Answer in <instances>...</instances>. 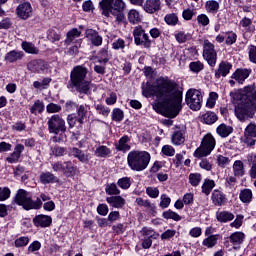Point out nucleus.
Here are the masks:
<instances>
[{
    "label": "nucleus",
    "mask_w": 256,
    "mask_h": 256,
    "mask_svg": "<svg viewBox=\"0 0 256 256\" xmlns=\"http://www.w3.org/2000/svg\"><path fill=\"white\" fill-rule=\"evenodd\" d=\"M225 43L226 45H235L237 43V33L233 31H228L225 33Z\"/></svg>",
    "instance_id": "nucleus-45"
},
{
    "label": "nucleus",
    "mask_w": 256,
    "mask_h": 256,
    "mask_svg": "<svg viewBox=\"0 0 256 256\" xmlns=\"http://www.w3.org/2000/svg\"><path fill=\"white\" fill-rule=\"evenodd\" d=\"M240 26L243 27L246 33H251V31H255V26H253V20H251L250 18L244 17L240 21Z\"/></svg>",
    "instance_id": "nucleus-36"
},
{
    "label": "nucleus",
    "mask_w": 256,
    "mask_h": 256,
    "mask_svg": "<svg viewBox=\"0 0 256 256\" xmlns=\"http://www.w3.org/2000/svg\"><path fill=\"white\" fill-rule=\"evenodd\" d=\"M211 199H212V203L216 207H222V205H225V203H227V196L219 190H214L212 192Z\"/></svg>",
    "instance_id": "nucleus-20"
},
{
    "label": "nucleus",
    "mask_w": 256,
    "mask_h": 256,
    "mask_svg": "<svg viewBox=\"0 0 256 256\" xmlns=\"http://www.w3.org/2000/svg\"><path fill=\"white\" fill-rule=\"evenodd\" d=\"M27 67L32 73H47L49 71V64L45 60H32Z\"/></svg>",
    "instance_id": "nucleus-15"
},
{
    "label": "nucleus",
    "mask_w": 256,
    "mask_h": 256,
    "mask_svg": "<svg viewBox=\"0 0 256 256\" xmlns=\"http://www.w3.org/2000/svg\"><path fill=\"white\" fill-rule=\"evenodd\" d=\"M142 7L145 13L153 15V13L161 11V0H146Z\"/></svg>",
    "instance_id": "nucleus-16"
},
{
    "label": "nucleus",
    "mask_w": 256,
    "mask_h": 256,
    "mask_svg": "<svg viewBox=\"0 0 256 256\" xmlns=\"http://www.w3.org/2000/svg\"><path fill=\"white\" fill-rule=\"evenodd\" d=\"M201 174L199 173H191L189 175V183L192 185V187H197L199 183H201Z\"/></svg>",
    "instance_id": "nucleus-50"
},
{
    "label": "nucleus",
    "mask_w": 256,
    "mask_h": 256,
    "mask_svg": "<svg viewBox=\"0 0 256 256\" xmlns=\"http://www.w3.org/2000/svg\"><path fill=\"white\" fill-rule=\"evenodd\" d=\"M185 103L191 111H199L203 105V93L197 89H189L185 95Z\"/></svg>",
    "instance_id": "nucleus-9"
},
{
    "label": "nucleus",
    "mask_w": 256,
    "mask_h": 256,
    "mask_svg": "<svg viewBox=\"0 0 256 256\" xmlns=\"http://www.w3.org/2000/svg\"><path fill=\"white\" fill-rule=\"evenodd\" d=\"M255 138H256V124L254 122H250L244 130L243 143H245L247 147H255V143H256Z\"/></svg>",
    "instance_id": "nucleus-13"
},
{
    "label": "nucleus",
    "mask_w": 256,
    "mask_h": 256,
    "mask_svg": "<svg viewBox=\"0 0 256 256\" xmlns=\"http://www.w3.org/2000/svg\"><path fill=\"white\" fill-rule=\"evenodd\" d=\"M146 194L150 196L152 199H157L159 197V188L157 187H148L146 189Z\"/></svg>",
    "instance_id": "nucleus-64"
},
{
    "label": "nucleus",
    "mask_w": 256,
    "mask_h": 256,
    "mask_svg": "<svg viewBox=\"0 0 256 256\" xmlns=\"http://www.w3.org/2000/svg\"><path fill=\"white\" fill-rule=\"evenodd\" d=\"M198 25L202 27H207L209 25V17L206 14H200L197 16Z\"/></svg>",
    "instance_id": "nucleus-62"
},
{
    "label": "nucleus",
    "mask_w": 256,
    "mask_h": 256,
    "mask_svg": "<svg viewBox=\"0 0 256 256\" xmlns=\"http://www.w3.org/2000/svg\"><path fill=\"white\" fill-rule=\"evenodd\" d=\"M203 58L207 61L210 67H215V65H217V51H215V45L209 40H204Z\"/></svg>",
    "instance_id": "nucleus-12"
},
{
    "label": "nucleus",
    "mask_w": 256,
    "mask_h": 256,
    "mask_svg": "<svg viewBox=\"0 0 256 256\" xmlns=\"http://www.w3.org/2000/svg\"><path fill=\"white\" fill-rule=\"evenodd\" d=\"M33 223L35 227L45 228L51 226V223H53V219L51 218V216L40 214L33 218Z\"/></svg>",
    "instance_id": "nucleus-18"
},
{
    "label": "nucleus",
    "mask_w": 256,
    "mask_h": 256,
    "mask_svg": "<svg viewBox=\"0 0 256 256\" xmlns=\"http://www.w3.org/2000/svg\"><path fill=\"white\" fill-rule=\"evenodd\" d=\"M45 111V104L41 100H37L34 102L32 107L30 108V113L32 115H37V113H43Z\"/></svg>",
    "instance_id": "nucleus-37"
},
{
    "label": "nucleus",
    "mask_w": 256,
    "mask_h": 256,
    "mask_svg": "<svg viewBox=\"0 0 256 256\" xmlns=\"http://www.w3.org/2000/svg\"><path fill=\"white\" fill-rule=\"evenodd\" d=\"M133 37L135 45H142L145 49H149L151 47V41L149 39V34L145 32L143 26L138 25L134 27Z\"/></svg>",
    "instance_id": "nucleus-11"
},
{
    "label": "nucleus",
    "mask_w": 256,
    "mask_h": 256,
    "mask_svg": "<svg viewBox=\"0 0 256 256\" xmlns=\"http://www.w3.org/2000/svg\"><path fill=\"white\" fill-rule=\"evenodd\" d=\"M216 133L220 137H229L230 133H233V127L226 124H220L216 129Z\"/></svg>",
    "instance_id": "nucleus-31"
},
{
    "label": "nucleus",
    "mask_w": 256,
    "mask_h": 256,
    "mask_svg": "<svg viewBox=\"0 0 256 256\" xmlns=\"http://www.w3.org/2000/svg\"><path fill=\"white\" fill-rule=\"evenodd\" d=\"M106 201L111 207L115 209H121L125 205V200L121 196H111L106 198Z\"/></svg>",
    "instance_id": "nucleus-25"
},
{
    "label": "nucleus",
    "mask_w": 256,
    "mask_h": 256,
    "mask_svg": "<svg viewBox=\"0 0 256 256\" xmlns=\"http://www.w3.org/2000/svg\"><path fill=\"white\" fill-rule=\"evenodd\" d=\"M234 177H243L245 175V165L241 160H236L232 166Z\"/></svg>",
    "instance_id": "nucleus-27"
},
{
    "label": "nucleus",
    "mask_w": 256,
    "mask_h": 256,
    "mask_svg": "<svg viewBox=\"0 0 256 256\" xmlns=\"http://www.w3.org/2000/svg\"><path fill=\"white\" fill-rule=\"evenodd\" d=\"M87 109H89L87 104L80 105L77 108L78 123L80 127L83 125V123H85V120L87 119Z\"/></svg>",
    "instance_id": "nucleus-28"
},
{
    "label": "nucleus",
    "mask_w": 256,
    "mask_h": 256,
    "mask_svg": "<svg viewBox=\"0 0 256 256\" xmlns=\"http://www.w3.org/2000/svg\"><path fill=\"white\" fill-rule=\"evenodd\" d=\"M215 145H217L215 137L211 134H206L201 141L200 147L195 150L194 157L201 159V157L211 155L213 149H215Z\"/></svg>",
    "instance_id": "nucleus-8"
},
{
    "label": "nucleus",
    "mask_w": 256,
    "mask_h": 256,
    "mask_svg": "<svg viewBox=\"0 0 256 256\" xmlns=\"http://www.w3.org/2000/svg\"><path fill=\"white\" fill-rule=\"evenodd\" d=\"M25 151V146L22 144H17L14 148V152L6 158V161L9 163H18L19 159L21 158V152Z\"/></svg>",
    "instance_id": "nucleus-22"
},
{
    "label": "nucleus",
    "mask_w": 256,
    "mask_h": 256,
    "mask_svg": "<svg viewBox=\"0 0 256 256\" xmlns=\"http://www.w3.org/2000/svg\"><path fill=\"white\" fill-rule=\"evenodd\" d=\"M40 183L48 185L49 183H59V178L51 172H43L40 174Z\"/></svg>",
    "instance_id": "nucleus-24"
},
{
    "label": "nucleus",
    "mask_w": 256,
    "mask_h": 256,
    "mask_svg": "<svg viewBox=\"0 0 256 256\" xmlns=\"http://www.w3.org/2000/svg\"><path fill=\"white\" fill-rule=\"evenodd\" d=\"M65 151V148L60 146H54L51 148V152L55 157H63V155H65Z\"/></svg>",
    "instance_id": "nucleus-63"
},
{
    "label": "nucleus",
    "mask_w": 256,
    "mask_h": 256,
    "mask_svg": "<svg viewBox=\"0 0 256 256\" xmlns=\"http://www.w3.org/2000/svg\"><path fill=\"white\" fill-rule=\"evenodd\" d=\"M127 162L132 171H145L151 163V154L147 151L132 150L128 153Z\"/></svg>",
    "instance_id": "nucleus-6"
},
{
    "label": "nucleus",
    "mask_w": 256,
    "mask_h": 256,
    "mask_svg": "<svg viewBox=\"0 0 256 256\" xmlns=\"http://www.w3.org/2000/svg\"><path fill=\"white\" fill-rule=\"evenodd\" d=\"M125 118V114L123 113V110L120 108H114L112 111V121H116V123H121L123 119Z\"/></svg>",
    "instance_id": "nucleus-44"
},
{
    "label": "nucleus",
    "mask_w": 256,
    "mask_h": 256,
    "mask_svg": "<svg viewBox=\"0 0 256 256\" xmlns=\"http://www.w3.org/2000/svg\"><path fill=\"white\" fill-rule=\"evenodd\" d=\"M117 185L121 189H129V187H131V179L129 177L120 178L117 182Z\"/></svg>",
    "instance_id": "nucleus-56"
},
{
    "label": "nucleus",
    "mask_w": 256,
    "mask_h": 256,
    "mask_svg": "<svg viewBox=\"0 0 256 256\" xmlns=\"http://www.w3.org/2000/svg\"><path fill=\"white\" fill-rule=\"evenodd\" d=\"M136 203L140 207H146V209L149 211H155V204H151L149 200H143V198H137Z\"/></svg>",
    "instance_id": "nucleus-47"
},
{
    "label": "nucleus",
    "mask_w": 256,
    "mask_h": 256,
    "mask_svg": "<svg viewBox=\"0 0 256 256\" xmlns=\"http://www.w3.org/2000/svg\"><path fill=\"white\" fill-rule=\"evenodd\" d=\"M16 15L19 19L27 21L33 15V6L29 2L20 3L16 8Z\"/></svg>",
    "instance_id": "nucleus-14"
},
{
    "label": "nucleus",
    "mask_w": 256,
    "mask_h": 256,
    "mask_svg": "<svg viewBox=\"0 0 256 256\" xmlns=\"http://www.w3.org/2000/svg\"><path fill=\"white\" fill-rule=\"evenodd\" d=\"M89 70L83 66H76L70 73V87L82 95H89L93 83L87 79Z\"/></svg>",
    "instance_id": "nucleus-3"
},
{
    "label": "nucleus",
    "mask_w": 256,
    "mask_h": 256,
    "mask_svg": "<svg viewBox=\"0 0 256 256\" xmlns=\"http://www.w3.org/2000/svg\"><path fill=\"white\" fill-rule=\"evenodd\" d=\"M127 143H129V136H123L120 138L118 144H116L117 151H129L131 146Z\"/></svg>",
    "instance_id": "nucleus-33"
},
{
    "label": "nucleus",
    "mask_w": 256,
    "mask_h": 256,
    "mask_svg": "<svg viewBox=\"0 0 256 256\" xmlns=\"http://www.w3.org/2000/svg\"><path fill=\"white\" fill-rule=\"evenodd\" d=\"M105 191L107 195H120L121 193V190H119V188L117 187V184L115 183L107 184Z\"/></svg>",
    "instance_id": "nucleus-48"
},
{
    "label": "nucleus",
    "mask_w": 256,
    "mask_h": 256,
    "mask_svg": "<svg viewBox=\"0 0 256 256\" xmlns=\"http://www.w3.org/2000/svg\"><path fill=\"white\" fill-rule=\"evenodd\" d=\"M54 173H62L65 177H73L77 171V166L72 161H57L52 163Z\"/></svg>",
    "instance_id": "nucleus-10"
},
{
    "label": "nucleus",
    "mask_w": 256,
    "mask_h": 256,
    "mask_svg": "<svg viewBox=\"0 0 256 256\" xmlns=\"http://www.w3.org/2000/svg\"><path fill=\"white\" fill-rule=\"evenodd\" d=\"M98 63H103L104 65H107V63H109V51H107V49L103 48L99 51Z\"/></svg>",
    "instance_id": "nucleus-46"
},
{
    "label": "nucleus",
    "mask_w": 256,
    "mask_h": 256,
    "mask_svg": "<svg viewBox=\"0 0 256 256\" xmlns=\"http://www.w3.org/2000/svg\"><path fill=\"white\" fill-rule=\"evenodd\" d=\"M189 68L193 73H200V71H203L204 65L201 61H194L189 64Z\"/></svg>",
    "instance_id": "nucleus-51"
},
{
    "label": "nucleus",
    "mask_w": 256,
    "mask_h": 256,
    "mask_svg": "<svg viewBox=\"0 0 256 256\" xmlns=\"http://www.w3.org/2000/svg\"><path fill=\"white\" fill-rule=\"evenodd\" d=\"M248 57L251 63L256 64V46L255 45L248 46Z\"/></svg>",
    "instance_id": "nucleus-58"
},
{
    "label": "nucleus",
    "mask_w": 256,
    "mask_h": 256,
    "mask_svg": "<svg viewBox=\"0 0 256 256\" xmlns=\"http://www.w3.org/2000/svg\"><path fill=\"white\" fill-rule=\"evenodd\" d=\"M11 197V189L8 187H0V201H7Z\"/></svg>",
    "instance_id": "nucleus-57"
},
{
    "label": "nucleus",
    "mask_w": 256,
    "mask_h": 256,
    "mask_svg": "<svg viewBox=\"0 0 256 256\" xmlns=\"http://www.w3.org/2000/svg\"><path fill=\"white\" fill-rule=\"evenodd\" d=\"M237 97L242 101L235 107V116L239 121H247L253 119L256 113V86L248 85L240 90Z\"/></svg>",
    "instance_id": "nucleus-2"
},
{
    "label": "nucleus",
    "mask_w": 256,
    "mask_h": 256,
    "mask_svg": "<svg viewBox=\"0 0 256 256\" xmlns=\"http://www.w3.org/2000/svg\"><path fill=\"white\" fill-rule=\"evenodd\" d=\"M100 10L104 17L116 18V21H123L125 19V9L127 4L123 0H101L99 2Z\"/></svg>",
    "instance_id": "nucleus-4"
},
{
    "label": "nucleus",
    "mask_w": 256,
    "mask_h": 256,
    "mask_svg": "<svg viewBox=\"0 0 256 256\" xmlns=\"http://www.w3.org/2000/svg\"><path fill=\"white\" fill-rule=\"evenodd\" d=\"M14 201L16 205L23 207V209L26 211H31V209H41V207H43L41 198H37L36 201H33V198H31L29 192L23 189L18 190Z\"/></svg>",
    "instance_id": "nucleus-7"
},
{
    "label": "nucleus",
    "mask_w": 256,
    "mask_h": 256,
    "mask_svg": "<svg viewBox=\"0 0 256 256\" xmlns=\"http://www.w3.org/2000/svg\"><path fill=\"white\" fill-rule=\"evenodd\" d=\"M70 153H71L72 157H75L81 163H89V160L91 159V154H89L87 152H83L79 148H72L70 150Z\"/></svg>",
    "instance_id": "nucleus-21"
},
{
    "label": "nucleus",
    "mask_w": 256,
    "mask_h": 256,
    "mask_svg": "<svg viewBox=\"0 0 256 256\" xmlns=\"http://www.w3.org/2000/svg\"><path fill=\"white\" fill-rule=\"evenodd\" d=\"M110 154H111V149L107 148V146H99L95 151V155L97 157L105 158Z\"/></svg>",
    "instance_id": "nucleus-49"
},
{
    "label": "nucleus",
    "mask_w": 256,
    "mask_h": 256,
    "mask_svg": "<svg viewBox=\"0 0 256 256\" xmlns=\"http://www.w3.org/2000/svg\"><path fill=\"white\" fill-rule=\"evenodd\" d=\"M47 39H48V41L55 43V41L61 40V35L59 33H57V31L50 29V30H48Z\"/></svg>",
    "instance_id": "nucleus-53"
},
{
    "label": "nucleus",
    "mask_w": 256,
    "mask_h": 256,
    "mask_svg": "<svg viewBox=\"0 0 256 256\" xmlns=\"http://www.w3.org/2000/svg\"><path fill=\"white\" fill-rule=\"evenodd\" d=\"M205 9L208 13H217V11H219V2L209 0L205 4Z\"/></svg>",
    "instance_id": "nucleus-43"
},
{
    "label": "nucleus",
    "mask_w": 256,
    "mask_h": 256,
    "mask_svg": "<svg viewBox=\"0 0 256 256\" xmlns=\"http://www.w3.org/2000/svg\"><path fill=\"white\" fill-rule=\"evenodd\" d=\"M216 219L220 223H227L229 221H233V219H235V215L228 211H221L216 213Z\"/></svg>",
    "instance_id": "nucleus-29"
},
{
    "label": "nucleus",
    "mask_w": 256,
    "mask_h": 256,
    "mask_svg": "<svg viewBox=\"0 0 256 256\" xmlns=\"http://www.w3.org/2000/svg\"><path fill=\"white\" fill-rule=\"evenodd\" d=\"M29 245V237L22 236L15 240V247H27Z\"/></svg>",
    "instance_id": "nucleus-61"
},
{
    "label": "nucleus",
    "mask_w": 256,
    "mask_h": 256,
    "mask_svg": "<svg viewBox=\"0 0 256 256\" xmlns=\"http://www.w3.org/2000/svg\"><path fill=\"white\" fill-rule=\"evenodd\" d=\"M162 217H164V219H173V221H181L180 215L173 212V210L163 212Z\"/></svg>",
    "instance_id": "nucleus-52"
},
{
    "label": "nucleus",
    "mask_w": 256,
    "mask_h": 256,
    "mask_svg": "<svg viewBox=\"0 0 256 256\" xmlns=\"http://www.w3.org/2000/svg\"><path fill=\"white\" fill-rule=\"evenodd\" d=\"M77 37H81V31H79L77 28H74L67 33V38L65 43L69 45L73 43L75 39H77Z\"/></svg>",
    "instance_id": "nucleus-41"
},
{
    "label": "nucleus",
    "mask_w": 256,
    "mask_h": 256,
    "mask_svg": "<svg viewBox=\"0 0 256 256\" xmlns=\"http://www.w3.org/2000/svg\"><path fill=\"white\" fill-rule=\"evenodd\" d=\"M61 105L55 104V103H49L46 106L47 113H61Z\"/></svg>",
    "instance_id": "nucleus-59"
},
{
    "label": "nucleus",
    "mask_w": 256,
    "mask_h": 256,
    "mask_svg": "<svg viewBox=\"0 0 256 256\" xmlns=\"http://www.w3.org/2000/svg\"><path fill=\"white\" fill-rule=\"evenodd\" d=\"M48 132L54 135L51 138L53 143H63L65 141V135L63 133L67 132V125L65 124V119L59 114H54L47 121Z\"/></svg>",
    "instance_id": "nucleus-5"
},
{
    "label": "nucleus",
    "mask_w": 256,
    "mask_h": 256,
    "mask_svg": "<svg viewBox=\"0 0 256 256\" xmlns=\"http://www.w3.org/2000/svg\"><path fill=\"white\" fill-rule=\"evenodd\" d=\"M22 49L26 52L29 53L30 55H38L39 54V49L35 47V44L31 42H22Z\"/></svg>",
    "instance_id": "nucleus-34"
},
{
    "label": "nucleus",
    "mask_w": 256,
    "mask_h": 256,
    "mask_svg": "<svg viewBox=\"0 0 256 256\" xmlns=\"http://www.w3.org/2000/svg\"><path fill=\"white\" fill-rule=\"evenodd\" d=\"M245 239V234L243 232H234L230 236V242L233 243V245H241Z\"/></svg>",
    "instance_id": "nucleus-40"
},
{
    "label": "nucleus",
    "mask_w": 256,
    "mask_h": 256,
    "mask_svg": "<svg viewBox=\"0 0 256 256\" xmlns=\"http://www.w3.org/2000/svg\"><path fill=\"white\" fill-rule=\"evenodd\" d=\"M239 199L242 203H249L253 200V191L251 189H244L240 191Z\"/></svg>",
    "instance_id": "nucleus-35"
},
{
    "label": "nucleus",
    "mask_w": 256,
    "mask_h": 256,
    "mask_svg": "<svg viewBox=\"0 0 256 256\" xmlns=\"http://www.w3.org/2000/svg\"><path fill=\"white\" fill-rule=\"evenodd\" d=\"M127 17L129 23H131L132 25H137L138 23H141V14L137 9L129 10Z\"/></svg>",
    "instance_id": "nucleus-30"
},
{
    "label": "nucleus",
    "mask_w": 256,
    "mask_h": 256,
    "mask_svg": "<svg viewBox=\"0 0 256 256\" xmlns=\"http://www.w3.org/2000/svg\"><path fill=\"white\" fill-rule=\"evenodd\" d=\"M217 241H219V235H210L203 240L202 245L211 249L217 245Z\"/></svg>",
    "instance_id": "nucleus-32"
},
{
    "label": "nucleus",
    "mask_w": 256,
    "mask_h": 256,
    "mask_svg": "<svg viewBox=\"0 0 256 256\" xmlns=\"http://www.w3.org/2000/svg\"><path fill=\"white\" fill-rule=\"evenodd\" d=\"M214 187H215V181L206 179L202 185V193H204L205 195H210Z\"/></svg>",
    "instance_id": "nucleus-42"
},
{
    "label": "nucleus",
    "mask_w": 256,
    "mask_h": 256,
    "mask_svg": "<svg viewBox=\"0 0 256 256\" xmlns=\"http://www.w3.org/2000/svg\"><path fill=\"white\" fill-rule=\"evenodd\" d=\"M251 75V70L249 69H237L233 74H232V79H235L238 83H243L245 79H247Z\"/></svg>",
    "instance_id": "nucleus-23"
},
{
    "label": "nucleus",
    "mask_w": 256,
    "mask_h": 256,
    "mask_svg": "<svg viewBox=\"0 0 256 256\" xmlns=\"http://www.w3.org/2000/svg\"><path fill=\"white\" fill-rule=\"evenodd\" d=\"M142 94L144 97L154 96L162 101V114L164 117L175 119L179 115L183 101V92L179 90V86L173 80L159 78L156 80V85L143 84Z\"/></svg>",
    "instance_id": "nucleus-1"
},
{
    "label": "nucleus",
    "mask_w": 256,
    "mask_h": 256,
    "mask_svg": "<svg viewBox=\"0 0 256 256\" xmlns=\"http://www.w3.org/2000/svg\"><path fill=\"white\" fill-rule=\"evenodd\" d=\"M85 35L95 47H101V45H103V37H101L97 31L87 29Z\"/></svg>",
    "instance_id": "nucleus-17"
},
{
    "label": "nucleus",
    "mask_w": 256,
    "mask_h": 256,
    "mask_svg": "<svg viewBox=\"0 0 256 256\" xmlns=\"http://www.w3.org/2000/svg\"><path fill=\"white\" fill-rule=\"evenodd\" d=\"M164 20H165V23H167V25H172V26L177 25V23L179 22V18L175 14H167L164 17Z\"/></svg>",
    "instance_id": "nucleus-55"
},
{
    "label": "nucleus",
    "mask_w": 256,
    "mask_h": 256,
    "mask_svg": "<svg viewBox=\"0 0 256 256\" xmlns=\"http://www.w3.org/2000/svg\"><path fill=\"white\" fill-rule=\"evenodd\" d=\"M173 145H183L185 143V134L183 131H176L172 135Z\"/></svg>",
    "instance_id": "nucleus-38"
},
{
    "label": "nucleus",
    "mask_w": 256,
    "mask_h": 256,
    "mask_svg": "<svg viewBox=\"0 0 256 256\" xmlns=\"http://www.w3.org/2000/svg\"><path fill=\"white\" fill-rule=\"evenodd\" d=\"M217 114L215 112H206L202 116L203 123L206 125H213V123L217 122Z\"/></svg>",
    "instance_id": "nucleus-39"
},
{
    "label": "nucleus",
    "mask_w": 256,
    "mask_h": 256,
    "mask_svg": "<svg viewBox=\"0 0 256 256\" xmlns=\"http://www.w3.org/2000/svg\"><path fill=\"white\" fill-rule=\"evenodd\" d=\"M169 205H171V198L169 196H167V194H162L160 196L159 207H161V209H167V207H169Z\"/></svg>",
    "instance_id": "nucleus-54"
},
{
    "label": "nucleus",
    "mask_w": 256,
    "mask_h": 256,
    "mask_svg": "<svg viewBox=\"0 0 256 256\" xmlns=\"http://www.w3.org/2000/svg\"><path fill=\"white\" fill-rule=\"evenodd\" d=\"M232 67H233V65H231V63L222 61L219 64L218 69L215 71L216 79H221V77H227V75H229V72L231 71Z\"/></svg>",
    "instance_id": "nucleus-19"
},
{
    "label": "nucleus",
    "mask_w": 256,
    "mask_h": 256,
    "mask_svg": "<svg viewBox=\"0 0 256 256\" xmlns=\"http://www.w3.org/2000/svg\"><path fill=\"white\" fill-rule=\"evenodd\" d=\"M23 59V52L12 50L8 52L5 56V61L8 63H16V61H21Z\"/></svg>",
    "instance_id": "nucleus-26"
},
{
    "label": "nucleus",
    "mask_w": 256,
    "mask_h": 256,
    "mask_svg": "<svg viewBox=\"0 0 256 256\" xmlns=\"http://www.w3.org/2000/svg\"><path fill=\"white\" fill-rule=\"evenodd\" d=\"M162 153L166 155V157H173L175 155V148L171 145H164L162 147Z\"/></svg>",
    "instance_id": "nucleus-60"
}]
</instances>
